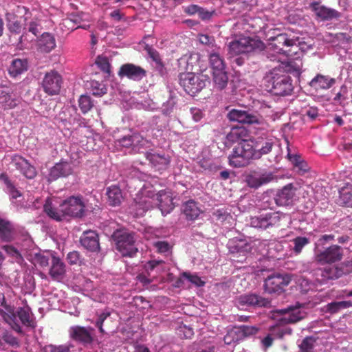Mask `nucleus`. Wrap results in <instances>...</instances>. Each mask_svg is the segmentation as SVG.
I'll return each mask as SVG.
<instances>
[{"instance_id": "nucleus-1", "label": "nucleus", "mask_w": 352, "mask_h": 352, "mask_svg": "<svg viewBox=\"0 0 352 352\" xmlns=\"http://www.w3.org/2000/svg\"><path fill=\"white\" fill-rule=\"evenodd\" d=\"M289 74L298 76L300 74V69L291 63H282L278 67L272 69L266 73L263 79L266 89L274 95H290L294 86Z\"/></svg>"}, {"instance_id": "nucleus-2", "label": "nucleus", "mask_w": 352, "mask_h": 352, "mask_svg": "<svg viewBox=\"0 0 352 352\" xmlns=\"http://www.w3.org/2000/svg\"><path fill=\"white\" fill-rule=\"evenodd\" d=\"M85 204L81 196H71L63 200L58 208L50 199H47L43 210L47 215L56 221H61L67 217L80 218L85 215Z\"/></svg>"}, {"instance_id": "nucleus-3", "label": "nucleus", "mask_w": 352, "mask_h": 352, "mask_svg": "<svg viewBox=\"0 0 352 352\" xmlns=\"http://www.w3.org/2000/svg\"><path fill=\"white\" fill-rule=\"evenodd\" d=\"M265 48V43L257 37L243 36L231 41L228 45L229 54L236 56L242 54H257Z\"/></svg>"}, {"instance_id": "nucleus-4", "label": "nucleus", "mask_w": 352, "mask_h": 352, "mask_svg": "<svg viewBox=\"0 0 352 352\" xmlns=\"http://www.w3.org/2000/svg\"><path fill=\"white\" fill-rule=\"evenodd\" d=\"M255 147L252 140L242 141L234 148L229 156L230 164L234 167H244L251 160H257L255 156Z\"/></svg>"}, {"instance_id": "nucleus-5", "label": "nucleus", "mask_w": 352, "mask_h": 352, "mask_svg": "<svg viewBox=\"0 0 352 352\" xmlns=\"http://www.w3.org/2000/svg\"><path fill=\"white\" fill-rule=\"evenodd\" d=\"M269 47L276 52L287 56L296 55L299 49L298 37L291 36L286 33H280L269 38Z\"/></svg>"}, {"instance_id": "nucleus-6", "label": "nucleus", "mask_w": 352, "mask_h": 352, "mask_svg": "<svg viewBox=\"0 0 352 352\" xmlns=\"http://www.w3.org/2000/svg\"><path fill=\"white\" fill-rule=\"evenodd\" d=\"M116 245V249L123 256L133 257L136 255L138 248L135 234L126 230H117L111 236Z\"/></svg>"}, {"instance_id": "nucleus-7", "label": "nucleus", "mask_w": 352, "mask_h": 352, "mask_svg": "<svg viewBox=\"0 0 352 352\" xmlns=\"http://www.w3.org/2000/svg\"><path fill=\"white\" fill-rule=\"evenodd\" d=\"M179 80L180 85L183 87L185 91L191 95L201 91L208 82L205 76L196 75L192 72L181 73Z\"/></svg>"}, {"instance_id": "nucleus-8", "label": "nucleus", "mask_w": 352, "mask_h": 352, "mask_svg": "<svg viewBox=\"0 0 352 352\" xmlns=\"http://www.w3.org/2000/svg\"><path fill=\"white\" fill-rule=\"evenodd\" d=\"M344 250L338 245H331L315 254L314 261L320 265H331L342 260Z\"/></svg>"}, {"instance_id": "nucleus-9", "label": "nucleus", "mask_w": 352, "mask_h": 352, "mask_svg": "<svg viewBox=\"0 0 352 352\" xmlns=\"http://www.w3.org/2000/svg\"><path fill=\"white\" fill-rule=\"evenodd\" d=\"M280 221V214L276 212H270L252 217L250 223V226L254 228L267 230L279 227Z\"/></svg>"}, {"instance_id": "nucleus-10", "label": "nucleus", "mask_w": 352, "mask_h": 352, "mask_svg": "<svg viewBox=\"0 0 352 352\" xmlns=\"http://www.w3.org/2000/svg\"><path fill=\"white\" fill-rule=\"evenodd\" d=\"M63 82L61 75L55 70L46 72L41 82L43 91L49 96L60 93Z\"/></svg>"}, {"instance_id": "nucleus-11", "label": "nucleus", "mask_w": 352, "mask_h": 352, "mask_svg": "<svg viewBox=\"0 0 352 352\" xmlns=\"http://www.w3.org/2000/svg\"><path fill=\"white\" fill-rule=\"evenodd\" d=\"M287 275L276 274L269 276L264 282V290L268 294H280L290 283Z\"/></svg>"}, {"instance_id": "nucleus-12", "label": "nucleus", "mask_w": 352, "mask_h": 352, "mask_svg": "<svg viewBox=\"0 0 352 352\" xmlns=\"http://www.w3.org/2000/svg\"><path fill=\"white\" fill-rule=\"evenodd\" d=\"M94 331L93 327L78 325L71 327L69 330L70 338L84 346L93 343L94 341Z\"/></svg>"}, {"instance_id": "nucleus-13", "label": "nucleus", "mask_w": 352, "mask_h": 352, "mask_svg": "<svg viewBox=\"0 0 352 352\" xmlns=\"http://www.w3.org/2000/svg\"><path fill=\"white\" fill-rule=\"evenodd\" d=\"M120 78L126 77L130 80L139 81L146 76V71L140 66L133 63L123 64L118 72Z\"/></svg>"}, {"instance_id": "nucleus-14", "label": "nucleus", "mask_w": 352, "mask_h": 352, "mask_svg": "<svg viewBox=\"0 0 352 352\" xmlns=\"http://www.w3.org/2000/svg\"><path fill=\"white\" fill-rule=\"evenodd\" d=\"M228 118L230 120L247 124H258L261 119V116L258 114L250 113L248 111L238 109L231 110L228 114Z\"/></svg>"}, {"instance_id": "nucleus-15", "label": "nucleus", "mask_w": 352, "mask_h": 352, "mask_svg": "<svg viewBox=\"0 0 352 352\" xmlns=\"http://www.w3.org/2000/svg\"><path fill=\"white\" fill-rule=\"evenodd\" d=\"M12 164L28 179H34L37 175L35 167L21 155H14L12 159Z\"/></svg>"}, {"instance_id": "nucleus-16", "label": "nucleus", "mask_w": 352, "mask_h": 352, "mask_svg": "<svg viewBox=\"0 0 352 352\" xmlns=\"http://www.w3.org/2000/svg\"><path fill=\"white\" fill-rule=\"evenodd\" d=\"M275 178V175L271 172L262 173L254 172L247 176L246 182L249 187L256 189L263 185L269 184Z\"/></svg>"}, {"instance_id": "nucleus-17", "label": "nucleus", "mask_w": 352, "mask_h": 352, "mask_svg": "<svg viewBox=\"0 0 352 352\" xmlns=\"http://www.w3.org/2000/svg\"><path fill=\"white\" fill-rule=\"evenodd\" d=\"M239 306L266 307L270 304V301L256 294H249L240 296L236 300Z\"/></svg>"}, {"instance_id": "nucleus-18", "label": "nucleus", "mask_w": 352, "mask_h": 352, "mask_svg": "<svg viewBox=\"0 0 352 352\" xmlns=\"http://www.w3.org/2000/svg\"><path fill=\"white\" fill-rule=\"evenodd\" d=\"M80 243L86 250L96 252L100 250L99 236L96 231H85L80 238Z\"/></svg>"}, {"instance_id": "nucleus-19", "label": "nucleus", "mask_w": 352, "mask_h": 352, "mask_svg": "<svg viewBox=\"0 0 352 352\" xmlns=\"http://www.w3.org/2000/svg\"><path fill=\"white\" fill-rule=\"evenodd\" d=\"M296 188L292 184L285 185L280 190L274 198V201L278 206H287L293 202L296 197Z\"/></svg>"}, {"instance_id": "nucleus-20", "label": "nucleus", "mask_w": 352, "mask_h": 352, "mask_svg": "<svg viewBox=\"0 0 352 352\" xmlns=\"http://www.w3.org/2000/svg\"><path fill=\"white\" fill-rule=\"evenodd\" d=\"M277 314L283 315L281 321L285 323H296L305 317V313L300 309V307L289 306L285 309H277Z\"/></svg>"}, {"instance_id": "nucleus-21", "label": "nucleus", "mask_w": 352, "mask_h": 352, "mask_svg": "<svg viewBox=\"0 0 352 352\" xmlns=\"http://www.w3.org/2000/svg\"><path fill=\"white\" fill-rule=\"evenodd\" d=\"M156 196L158 201V207L162 214L166 215L170 213L175 208L171 192L162 190L159 191Z\"/></svg>"}, {"instance_id": "nucleus-22", "label": "nucleus", "mask_w": 352, "mask_h": 352, "mask_svg": "<svg viewBox=\"0 0 352 352\" xmlns=\"http://www.w3.org/2000/svg\"><path fill=\"white\" fill-rule=\"evenodd\" d=\"M51 267L49 274L54 280L60 281L65 276L66 266L61 259L54 254H51Z\"/></svg>"}, {"instance_id": "nucleus-23", "label": "nucleus", "mask_w": 352, "mask_h": 352, "mask_svg": "<svg viewBox=\"0 0 352 352\" xmlns=\"http://www.w3.org/2000/svg\"><path fill=\"white\" fill-rule=\"evenodd\" d=\"M310 7L314 12L317 17L321 19L323 21L331 20L333 19H337L340 17V12L337 10L327 8L323 5H321L318 2H314L311 3Z\"/></svg>"}, {"instance_id": "nucleus-24", "label": "nucleus", "mask_w": 352, "mask_h": 352, "mask_svg": "<svg viewBox=\"0 0 352 352\" xmlns=\"http://www.w3.org/2000/svg\"><path fill=\"white\" fill-rule=\"evenodd\" d=\"M16 230L14 224L7 219L0 217V240L11 242L14 240Z\"/></svg>"}, {"instance_id": "nucleus-25", "label": "nucleus", "mask_w": 352, "mask_h": 352, "mask_svg": "<svg viewBox=\"0 0 352 352\" xmlns=\"http://www.w3.org/2000/svg\"><path fill=\"white\" fill-rule=\"evenodd\" d=\"M72 173L71 164L67 162L61 161L50 169L49 177L50 180H56L60 177H67Z\"/></svg>"}, {"instance_id": "nucleus-26", "label": "nucleus", "mask_w": 352, "mask_h": 352, "mask_svg": "<svg viewBox=\"0 0 352 352\" xmlns=\"http://www.w3.org/2000/svg\"><path fill=\"white\" fill-rule=\"evenodd\" d=\"M146 157L159 171L166 170L170 164V158L164 154L147 153Z\"/></svg>"}, {"instance_id": "nucleus-27", "label": "nucleus", "mask_w": 352, "mask_h": 352, "mask_svg": "<svg viewBox=\"0 0 352 352\" xmlns=\"http://www.w3.org/2000/svg\"><path fill=\"white\" fill-rule=\"evenodd\" d=\"M336 83V79L329 76L317 74L310 82L309 85L315 90L328 89Z\"/></svg>"}, {"instance_id": "nucleus-28", "label": "nucleus", "mask_w": 352, "mask_h": 352, "mask_svg": "<svg viewBox=\"0 0 352 352\" xmlns=\"http://www.w3.org/2000/svg\"><path fill=\"white\" fill-rule=\"evenodd\" d=\"M248 131L243 126H234L226 135V140L230 143L241 142L248 140Z\"/></svg>"}, {"instance_id": "nucleus-29", "label": "nucleus", "mask_w": 352, "mask_h": 352, "mask_svg": "<svg viewBox=\"0 0 352 352\" xmlns=\"http://www.w3.org/2000/svg\"><path fill=\"white\" fill-rule=\"evenodd\" d=\"M182 212L187 220L194 221L199 216L201 210L197 202L188 200L183 204Z\"/></svg>"}, {"instance_id": "nucleus-30", "label": "nucleus", "mask_w": 352, "mask_h": 352, "mask_svg": "<svg viewBox=\"0 0 352 352\" xmlns=\"http://www.w3.org/2000/svg\"><path fill=\"white\" fill-rule=\"evenodd\" d=\"M287 158L294 165L297 173L301 175L307 173L309 170V166L305 161L302 160L301 156L298 154H292L289 146H287Z\"/></svg>"}, {"instance_id": "nucleus-31", "label": "nucleus", "mask_w": 352, "mask_h": 352, "mask_svg": "<svg viewBox=\"0 0 352 352\" xmlns=\"http://www.w3.org/2000/svg\"><path fill=\"white\" fill-rule=\"evenodd\" d=\"M274 146V142L271 139L258 138L254 144L255 156L260 159L263 155L268 154L271 152Z\"/></svg>"}, {"instance_id": "nucleus-32", "label": "nucleus", "mask_w": 352, "mask_h": 352, "mask_svg": "<svg viewBox=\"0 0 352 352\" xmlns=\"http://www.w3.org/2000/svg\"><path fill=\"white\" fill-rule=\"evenodd\" d=\"M39 50L45 53H48L56 47V40L54 36L48 32L43 33L38 41Z\"/></svg>"}, {"instance_id": "nucleus-33", "label": "nucleus", "mask_w": 352, "mask_h": 352, "mask_svg": "<svg viewBox=\"0 0 352 352\" xmlns=\"http://www.w3.org/2000/svg\"><path fill=\"white\" fill-rule=\"evenodd\" d=\"M28 63L26 59L14 58L12 60L8 69L10 75L16 77L28 70Z\"/></svg>"}, {"instance_id": "nucleus-34", "label": "nucleus", "mask_w": 352, "mask_h": 352, "mask_svg": "<svg viewBox=\"0 0 352 352\" xmlns=\"http://www.w3.org/2000/svg\"><path fill=\"white\" fill-rule=\"evenodd\" d=\"M108 202L112 206H119L123 199L120 188L117 186H111L107 190Z\"/></svg>"}, {"instance_id": "nucleus-35", "label": "nucleus", "mask_w": 352, "mask_h": 352, "mask_svg": "<svg viewBox=\"0 0 352 352\" xmlns=\"http://www.w3.org/2000/svg\"><path fill=\"white\" fill-rule=\"evenodd\" d=\"M209 60L212 73L225 70L226 65L223 58L218 52H211L209 56Z\"/></svg>"}, {"instance_id": "nucleus-36", "label": "nucleus", "mask_w": 352, "mask_h": 352, "mask_svg": "<svg viewBox=\"0 0 352 352\" xmlns=\"http://www.w3.org/2000/svg\"><path fill=\"white\" fill-rule=\"evenodd\" d=\"M212 80L214 86L219 90H222L228 85V76L226 70L220 72H214L212 73Z\"/></svg>"}, {"instance_id": "nucleus-37", "label": "nucleus", "mask_w": 352, "mask_h": 352, "mask_svg": "<svg viewBox=\"0 0 352 352\" xmlns=\"http://www.w3.org/2000/svg\"><path fill=\"white\" fill-rule=\"evenodd\" d=\"M13 316H17L21 320V323L28 327H34V321L31 318V314L28 308L19 307L13 314Z\"/></svg>"}, {"instance_id": "nucleus-38", "label": "nucleus", "mask_w": 352, "mask_h": 352, "mask_svg": "<svg viewBox=\"0 0 352 352\" xmlns=\"http://www.w3.org/2000/svg\"><path fill=\"white\" fill-rule=\"evenodd\" d=\"M351 307H352V302L350 300L333 301L326 305V311L331 314H335Z\"/></svg>"}, {"instance_id": "nucleus-39", "label": "nucleus", "mask_w": 352, "mask_h": 352, "mask_svg": "<svg viewBox=\"0 0 352 352\" xmlns=\"http://www.w3.org/2000/svg\"><path fill=\"white\" fill-rule=\"evenodd\" d=\"M322 280L325 281L330 279H336L342 276V272L338 266H328L320 270Z\"/></svg>"}, {"instance_id": "nucleus-40", "label": "nucleus", "mask_w": 352, "mask_h": 352, "mask_svg": "<svg viewBox=\"0 0 352 352\" xmlns=\"http://www.w3.org/2000/svg\"><path fill=\"white\" fill-rule=\"evenodd\" d=\"M258 331V328L256 326L242 325L235 327V333L239 339L256 335Z\"/></svg>"}, {"instance_id": "nucleus-41", "label": "nucleus", "mask_w": 352, "mask_h": 352, "mask_svg": "<svg viewBox=\"0 0 352 352\" xmlns=\"http://www.w3.org/2000/svg\"><path fill=\"white\" fill-rule=\"evenodd\" d=\"M292 242L294 244L292 250L296 255H298L302 252V249L310 243V239L306 236H297Z\"/></svg>"}, {"instance_id": "nucleus-42", "label": "nucleus", "mask_w": 352, "mask_h": 352, "mask_svg": "<svg viewBox=\"0 0 352 352\" xmlns=\"http://www.w3.org/2000/svg\"><path fill=\"white\" fill-rule=\"evenodd\" d=\"M0 104L4 109H10L16 105L15 100L9 94L3 91L0 93Z\"/></svg>"}, {"instance_id": "nucleus-43", "label": "nucleus", "mask_w": 352, "mask_h": 352, "mask_svg": "<svg viewBox=\"0 0 352 352\" xmlns=\"http://www.w3.org/2000/svg\"><path fill=\"white\" fill-rule=\"evenodd\" d=\"M78 105L82 113L85 114L92 108L93 102L89 96L82 95L78 100Z\"/></svg>"}, {"instance_id": "nucleus-44", "label": "nucleus", "mask_w": 352, "mask_h": 352, "mask_svg": "<svg viewBox=\"0 0 352 352\" xmlns=\"http://www.w3.org/2000/svg\"><path fill=\"white\" fill-rule=\"evenodd\" d=\"M340 204L342 206L349 207L352 206V193L346 188H342L340 191Z\"/></svg>"}, {"instance_id": "nucleus-45", "label": "nucleus", "mask_w": 352, "mask_h": 352, "mask_svg": "<svg viewBox=\"0 0 352 352\" xmlns=\"http://www.w3.org/2000/svg\"><path fill=\"white\" fill-rule=\"evenodd\" d=\"M1 339L6 344L14 348H19L21 345L19 340L8 331H5L2 334Z\"/></svg>"}, {"instance_id": "nucleus-46", "label": "nucleus", "mask_w": 352, "mask_h": 352, "mask_svg": "<svg viewBox=\"0 0 352 352\" xmlns=\"http://www.w3.org/2000/svg\"><path fill=\"white\" fill-rule=\"evenodd\" d=\"M43 350L44 352H70V346L67 344L54 345L51 344L46 345Z\"/></svg>"}, {"instance_id": "nucleus-47", "label": "nucleus", "mask_w": 352, "mask_h": 352, "mask_svg": "<svg viewBox=\"0 0 352 352\" xmlns=\"http://www.w3.org/2000/svg\"><path fill=\"white\" fill-rule=\"evenodd\" d=\"M301 115L304 118L307 117L311 120H314L318 116V109L316 107L305 108L302 110Z\"/></svg>"}, {"instance_id": "nucleus-48", "label": "nucleus", "mask_w": 352, "mask_h": 352, "mask_svg": "<svg viewBox=\"0 0 352 352\" xmlns=\"http://www.w3.org/2000/svg\"><path fill=\"white\" fill-rule=\"evenodd\" d=\"M26 25L28 26V32L32 33L34 36H37L40 34L42 30L41 22L37 19L30 21Z\"/></svg>"}, {"instance_id": "nucleus-49", "label": "nucleus", "mask_w": 352, "mask_h": 352, "mask_svg": "<svg viewBox=\"0 0 352 352\" xmlns=\"http://www.w3.org/2000/svg\"><path fill=\"white\" fill-rule=\"evenodd\" d=\"M182 276L197 287L204 286L205 284V282L201 280V278L196 274H190L185 272L182 273Z\"/></svg>"}, {"instance_id": "nucleus-50", "label": "nucleus", "mask_w": 352, "mask_h": 352, "mask_svg": "<svg viewBox=\"0 0 352 352\" xmlns=\"http://www.w3.org/2000/svg\"><path fill=\"white\" fill-rule=\"evenodd\" d=\"M96 63L97 64V65L98 66L101 71L108 74H110L111 65L107 58L98 57Z\"/></svg>"}, {"instance_id": "nucleus-51", "label": "nucleus", "mask_w": 352, "mask_h": 352, "mask_svg": "<svg viewBox=\"0 0 352 352\" xmlns=\"http://www.w3.org/2000/svg\"><path fill=\"white\" fill-rule=\"evenodd\" d=\"M144 50L147 52L150 58L156 63L160 64L162 63V59L159 52L151 46L148 45H146L144 47Z\"/></svg>"}, {"instance_id": "nucleus-52", "label": "nucleus", "mask_w": 352, "mask_h": 352, "mask_svg": "<svg viewBox=\"0 0 352 352\" xmlns=\"http://www.w3.org/2000/svg\"><path fill=\"white\" fill-rule=\"evenodd\" d=\"M109 316H110V312H102L98 316V318L95 322L96 327H98L99 331L102 334L105 333V331L103 329L104 322Z\"/></svg>"}, {"instance_id": "nucleus-53", "label": "nucleus", "mask_w": 352, "mask_h": 352, "mask_svg": "<svg viewBox=\"0 0 352 352\" xmlns=\"http://www.w3.org/2000/svg\"><path fill=\"white\" fill-rule=\"evenodd\" d=\"M34 258L35 262L41 267H47L49 265L50 258L47 256H45L43 254L36 253L35 254Z\"/></svg>"}, {"instance_id": "nucleus-54", "label": "nucleus", "mask_w": 352, "mask_h": 352, "mask_svg": "<svg viewBox=\"0 0 352 352\" xmlns=\"http://www.w3.org/2000/svg\"><path fill=\"white\" fill-rule=\"evenodd\" d=\"M313 349V340L311 338H305L300 345V352H311Z\"/></svg>"}, {"instance_id": "nucleus-55", "label": "nucleus", "mask_w": 352, "mask_h": 352, "mask_svg": "<svg viewBox=\"0 0 352 352\" xmlns=\"http://www.w3.org/2000/svg\"><path fill=\"white\" fill-rule=\"evenodd\" d=\"M229 216L230 214L223 208L217 209L213 212V217L217 221L221 222L226 221Z\"/></svg>"}, {"instance_id": "nucleus-56", "label": "nucleus", "mask_w": 352, "mask_h": 352, "mask_svg": "<svg viewBox=\"0 0 352 352\" xmlns=\"http://www.w3.org/2000/svg\"><path fill=\"white\" fill-rule=\"evenodd\" d=\"M67 259L70 265H76L80 263V254L77 251L68 253Z\"/></svg>"}, {"instance_id": "nucleus-57", "label": "nucleus", "mask_w": 352, "mask_h": 352, "mask_svg": "<svg viewBox=\"0 0 352 352\" xmlns=\"http://www.w3.org/2000/svg\"><path fill=\"white\" fill-rule=\"evenodd\" d=\"M131 140L133 141V146H138L144 145L146 140L138 133L131 135Z\"/></svg>"}, {"instance_id": "nucleus-58", "label": "nucleus", "mask_w": 352, "mask_h": 352, "mask_svg": "<svg viewBox=\"0 0 352 352\" xmlns=\"http://www.w3.org/2000/svg\"><path fill=\"white\" fill-rule=\"evenodd\" d=\"M340 272H342V276L343 274H348L352 272V261H347L338 266Z\"/></svg>"}, {"instance_id": "nucleus-59", "label": "nucleus", "mask_w": 352, "mask_h": 352, "mask_svg": "<svg viewBox=\"0 0 352 352\" xmlns=\"http://www.w3.org/2000/svg\"><path fill=\"white\" fill-rule=\"evenodd\" d=\"M117 142L120 144V145L122 147L129 148L133 146V141L131 140V135H125L119 140Z\"/></svg>"}, {"instance_id": "nucleus-60", "label": "nucleus", "mask_w": 352, "mask_h": 352, "mask_svg": "<svg viewBox=\"0 0 352 352\" xmlns=\"http://www.w3.org/2000/svg\"><path fill=\"white\" fill-rule=\"evenodd\" d=\"M155 247L161 253L166 252L170 249V245L166 241H157L155 243Z\"/></svg>"}, {"instance_id": "nucleus-61", "label": "nucleus", "mask_w": 352, "mask_h": 352, "mask_svg": "<svg viewBox=\"0 0 352 352\" xmlns=\"http://www.w3.org/2000/svg\"><path fill=\"white\" fill-rule=\"evenodd\" d=\"M199 40L201 43L204 45H212L213 46L214 43V39L213 37H211L207 34H201L199 35Z\"/></svg>"}, {"instance_id": "nucleus-62", "label": "nucleus", "mask_w": 352, "mask_h": 352, "mask_svg": "<svg viewBox=\"0 0 352 352\" xmlns=\"http://www.w3.org/2000/svg\"><path fill=\"white\" fill-rule=\"evenodd\" d=\"M7 188L12 199H17L18 197H20L22 195L21 192L15 187L14 184H12Z\"/></svg>"}, {"instance_id": "nucleus-63", "label": "nucleus", "mask_w": 352, "mask_h": 352, "mask_svg": "<svg viewBox=\"0 0 352 352\" xmlns=\"http://www.w3.org/2000/svg\"><path fill=\"white\" fill-rule=\"evenodd\" d=\"M179 332L183 333V337L184 338H191L194 335L193 329L191 327L184 326L180 327Z\"/></svg>"}, {"instance_id": "nucleus-64", "label": "nucleus", "mask_w": 352, "mask_h": 352, "mask_svg": "<svg viewBox=\"0 0 352 352\" xmlns=\"http://www.w3.org/2000/svg\"><path fill=\"white\" fill-rule=\"evenodd\" d=\"M190 112H191L192 118L195 122H199L203 117V113L199 109L191 108Z\"/></svg>"}]
</instances>
